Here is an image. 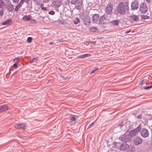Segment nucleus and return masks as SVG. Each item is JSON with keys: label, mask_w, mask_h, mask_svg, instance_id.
I'll use <instances>...</instances> for the list:
<instances>
[{"label": "nucleus", "mask_w": 152, "mask_h": 152, "mask_svg": "<svg viewBox=\"0 0 152 152\" xmlns=\"http://www.w3.org/2000/svg\"><path fill=\"white\" fill-rule=\"evenodd\" d=\"M20 57H18L14 58L13 60V62L15 63L18 64V61L19 60Z\"/></svg>", "instance_id": "obj_28"}, {"label": "nucleus", "mask_w": 152, "mask_h": 152, "mask_svg": "<svg viewBox=\"0 0 152 152\" xmlns=\"http://www.w3.org/2000/svg\"><path fill=\"white\" fill-rule=\"evenodd\" d=\"M61 0H53V4L56 7H58L61 4Z\"/></svg>", "instance_id": "obj_14"}, {"label": "nucleus", "mask_w": 152, "mask_h": 152, "mask_svg": "<svg viewBox=\"0 0 152 152\" xmlns=\"http://www.w3.org/2000/svg\"><path fill=\"white\" fill-rule=\"evenodd\" d=\"M4 1L6 2V4L11 2H10V0H4Z\"/></svg>", "instance_id": "obj_43"}, {"label": "nucleus", "mask_w": 152, "mask_h": 152, "mask_svg": "<svg viewBox=\"0 0 152 152\" xmlns=\"http://www.w3.org/2000/svg\"><path fill=\"white\" fill-rule=\"evenodd\" d=\"M40 7L41 9L44 11H46L47 10L46 7H44V4H41L40 5Z\"/></svg>", "instance_id": "obj_30"}, {"label": "nucleus", "mask_w": 152, "mask_h": 152, "mask_svg": "<svg viewBox=\"0 0 152 152\" xmlns=\"http://www.w3.org/2000/svg\"><path fill=\"white\" fill-rule=\"evenodd\" d=\"M116 10L118 14L122 15H125L126 9L124 3L122 2H120L117 6Z\"/></svg>", "instance_id": "obj_1"}, {"label": "nucleus", "mask_w": 152, "mask_h": 152, "mask_svg": "<svg viewBox=\"0 0 152 152\" xmlns=\"http://www.w3.org/2000/svg\"><path fill=\"white\" fill-rule=\"evenodd\" d=\"M22 6L20 5L19 4H18L16 6L15 8V11L16 12H18V10Z\"/></svg>", "instance_id": "obj_23"}, {"label": "nucleus", "mask_w": 152, "mask_h": 152, "mask_svg": "<svg viewBox=\"0 0 152 152\" xmlns=\"http://www.w3.org/2000/svg\"><path fill=\"white\" fill-rule=\"evenodd\" d=\"M17 72V71L15 72L12 75L11 77L13 76L14 75H15V74H16Z\"/></svg>", "instance_id": "obj_50"}, {"label": "nucleus", "mask_w": 152, "mask_h": 152, "mask_svg": "<svg viewBox=\"0 0 152 152\" xmlns=\"http://www.w3.org/2000/svg\"><path fill=\"white\" fill-rule=\"evenodd\" d=\"M13 1V3H15L16 4H18L19 1V0H12Z\"/></svg>", "instance_id": "obj_40"}, {"label": "nucleus", "mask_w": 152, "mask_h": 152, "mask_svg": "<svg viewBox=\"0 0 152 152\" xmlns=\"http://www.w3.org/2000/svg\"><path fill=\"white\" fill-rule=\"evenodd\" d=\"M12 23V20L11 19H8L2 22V25H10Z\"/></svg>", "instance_id": "obj_13"}, {"label": "nucleus", "mask_w": 152, "mask_h": 152, "mask_svg": "<svg viewBox=\"0 0 152 152\" xmlns=\"http://www.w3.org/2000/svg\"><path fill=\"white\" fill-rule=\"evenodd\" d=\"M91 55L88 54H86L80 55L77 57V58H84L88 57Z\"/></svg>", "instance_id": "obj_19"}, {"label": "nucleus", "mask_w": 152, "mask_h": 152, "mask_svg": "<svg viewBox=\"0 0 152 152\" xmlns=\"http://www.w3.org/2000/svg\"><path fill=\"white\" fill-rule=\"evenodd\" d=\"M139 4L137 0H134L131 3V8L133 10H136L138 9Z\"/></svg>", "instance_id": "obj_5"}, {"label": "nucleus", "mask_w": 152, "mask_h": 152, "mask_svg": "<svg viewBox=\"0 0 152 152\" xmlns=\"http://www.w3.org/2000/svg\"><path fill=\"white\" fill-rule=\"evenodd\" d=\"M99 15L97 14H94L92 17V21L94 23H97L98 21L99 18Z\"/></svg>", "instance_id": "obj_8"}, {"label": "nucleus", "mask_w": 152, "mask_h": 152, "mask_svg": "<svg viewBox=\"0 0 152 152\" xmlns=\"http://www.w3.org/2000/svg\"><path fill=\"white\" fill-rule=\"evenodd\" d=\"M130 31H131V30H129V31H126V33H129V32H130Z\"/></svg>", "instance_id": "obj_57"}, {"label": "nucleus", "mask_w": 152, "mask_h": 152, "mask_svg": "<svg viewBox=\"0 0 152 152\" xmlns=\"http://www.w3.org/2000/svg\"><path fill=\"white\" fill-rule=\"evenodd\" d=\"M58 40L60 42H62L64 41L62 39H58Z\"/></svg>", "instance_id": "obj_48"}, {"label": "nucleus", "mask_w": 152, "mask_h": 152, "mask_svg": "<svg viewBox=\"0 0 152 152\" xmlns=\"http://www.w3.org/2000/svg\"><path fill=\"white\" fill-rule=\"evenodd\" d=\"M129 148V145L126 143H123L120 146V149L121 151L126 150Z\"/></svg>", "instance_id": "obj_10"}, {"label": "nucleus", "mask_w": 152, "mask_h": 152, "mask_svg": "<svg viewBox=\"0 0 152 152\" xmlns=\"http://www.w3.org/2000/svg\"><path fill=\"white\" fill-rule=\"evenodd\" d=\"M71 3L75 5V7H76V0H71Z\"/></svg>", "instance_id": "obj_33"}, {"label": "nucleus", "mask_w": 152, "mask_h": 152, "mask_svg": "<svg viewBox=\"0 0 152 152\" xmlns=\"http://www.w3.org/2000/svg\"><path fill=\"white\" fill-rule=\"evenodd\" d=\"M26 124L25 123H21L16 124L15 125V127L18 129H24L25 128V125Z\"/></svg>", "instance_id": "obj_15"}, {"label": "nucleus", "mask_w": 152, "mask_h": 152, "mask_svg": "<svg viewBox=\"0 0 152 152\" xmlns=\"http://www.w3.org/2000/svg\"><path fill=\"white\" fill-rule=\"evenodd\" d=\"M94 124L93 123H92L91 124H90L88 126V128H89L90 127H91Z\"/></svg>", "instance_id": "obj_46"}, {"label": "nucleus", "mask_w": 152, "mask_h": 152, "mask_svg": "<svg viewBox=\"0 0 152 152\" xmlns=\"http://www.w3.org/2000/svg\"><path fill=\"white\" fill-rule=\"evenodd\" d=\"M31 0H25V2L26 3L28 2V1H30Z\"/></svg>", "instance_id": "obj_55"}, {"label": "nucleus", "mask_w": 152, "mask_h": 152, "mask_svg": "<svg viewBox=\"0 0 152 152\" xmlns=\"http://www.w3.org/2000/svg\"><path fill=\"white\" fill-rule=\"evenodd\" d=\"M53 42H50V45H52V44H53Z\"/></svg>", "instance_id": "obj_58"}, {"label": "nucleus", "mask_w": 152, "mask_h": 152, "mask_svg": "<svg viewBox=\"0 0 152 152\" xmlns=\"http://www.w3.org/2000/svg\"><path fill=\"white\" fill-rule=\"evenodd\" d=\"M24 2L25 0H21L18 4L22 6V5L24 4Z\"/></svg>", "instance_id": "obj_35"}, {"label": "nucleus", "mask_w": 152, "mask_h": 152, "mask_svg": "<svg viewBox=\"0 0 152 152\" xmlns=\"http://www.w3.org/2000/svg\"><path fill=\"white\" fill-rule=\"evenodd\" d=\"M84 23L86 25H88L90 23V19L89 17L88 16H85L84 18Z\"/></svg>", "instance_id": "obj_12"}, {"label": "nucleus", "mask_w": 152, "mask_h": 152, "mask_svg": "<svg viewBox=\"0 0 152 152\" xmlns=\"http://www.w3.org/2000/svg\"><path fill=\"white\" fill-rule=\"evenodd\" d=\"M106 18V15L104 14L101 16L99 21V24H102L104 23Z\"/></svg>", "instance_id": "obj_16"}, {"label": "nucleus", "mask_w": 152, "mask_h": 152, "mask_svg": "<svg viewBox=\"0 0 152 152\" xmlns=\"http://www.w3.org/2000/svg\"><path fill=\"white\" fill-rule=\"evenodd\" d=\"M6 7L8 11L10 12H12L14 9V6L12 4L11 2L6 4Z\"/></svg>", "instance_id": "obj_7"}, {"label": "nucleus", "mask_w": 152, "mask_h": 152, "mask_svg": "<svg viewBox=\"0 0 152 152\" xmlns=\"http://www.w3.org/2000/svg\"><path fill=\"white\" fill-rule=\"evenodd\" d=\"M87 42V43H89V42Z\"/></svg>", "instance_id": "obj_60"}, {"label": "nucleus", "mask_w": 152, "mask_h": 152, "mask_svg": "<svg viewBox=\"0 0 152 152\" xmlns=\"http://www.w3.org/2000/svg\"><path fill=\"white\" fill-rule=\"evenodd\" d=\"M17 72V71L15 72L12 75L11 77L13 76L14 75H15V74H16Z\"/></svg>", "instance_id": "obj_52"}, {"label": "nucleus", "mask_w": 152, "mask_h": 152, "mask_svg": "<svg viewBox=\"0 0 152 152\" xmlns=\"http://www.w3.org/2000/svg\"><path fill=\"white\" fill-rule=\"evenodd\" d=\"M98 69V68H96V69H94V70L92 71V72L90 73V74L94 73L95 71H96V70H97Z\"/></svg>", "instance_id": "obj_42"}, {"label": "nucleus", "mask_w": 152, "mask_h": 152, "mask_svg": "<svg viewBox=\"0 0 152 152\" xmlns=\"http://www.w3.org/2000/svg\"><path fill=\"white\" fill-rule=\"evenodd\" d=\"M77 9L78 10H80L82 11V12H83V1L82 0H79L77 2Z\"/></svg>", "instance_id": "obj_9"}, {"label": "nucleus", "mask_w": 152, "mask_h": 152, "mask_svg": "<svg viewBox=\"0 0 152 152\" xmlns=\"http://www.w3.org/2000/svg\"><path fill=\"white\" fill-rule=\"evenodd\" d=\"M126 151L128 152H133V148L132 147L130 148L129 147V148L126 150Z\"/></svg>", "instance_id": "obj_31"}, {"label": "nucleus", "mask_w": 152, "mask_h": 152, "mask_svg": "<svg viewBox=\"0 0 152 152\" xmlns=\"http://www.w3.org/2000/svg\"><path fill=\"white\" fill-rule=\"evenodd\" d=\"M151 88H152V85L149 86H145L144 88L145 90H147Z\"/></svg>", "instance_id": "obj_34"}, {"label": "nucleus", "mask_w": 152, "mask_h": 152, "mask_svg": "<svg viewBox=\"0 0 152 152\" xmlns=\"http://www.w3.org/2000/svg\"><path fill=\"white\" fill-rule=\"evenodd\" d=\"M8 109L7 106L5 105H3L0 106V113L5 111Z\"/></svg>", "instance_id": "obj_17"}, {"label": "nucleus", "mask_w": 152, "mask_h": 152, "mask_svg": "<svg viewBox=\"0 0 152 152\" xmlns=\"http://www.w3.org/2000/svg\"><path fill=\"white\" fill-rule=\"evenodd\" d=\"M141 115H139L137 117V118H141Z\"/></svg>", "instance_id": "obj_54"}, {"label": "nucleus", "mask_w": 152, "mask_h": 152, "mask_svg": "<svg viewBox=\"0 0 152 152\" xmlns=\"http://www.w3.org/2000/svg\"><path fill=\"white\" fill-rule=\"evenodd\" d=\"M139 9L140 12L143 14L146 13L148 9L146 4L145 3H141L140 5Z\"/></svg>", "instance_id": "obj_2"}, {"label": "nucleus", "mask_w": 152, "mask_h": 152, "mask_svg": "<svg viewBox=\"0 0 152 152\" xmlns=\"http://www.w3.org/2000/svg\"><path fill=\"white\" fill-rule=\"evenodd\" d=\"M23 19L27 21H29L30 20V18L26 15L23 17Z\"/></svg>", "instance_id": "obj_25"}, {"label": "nucleus", "mask_w": 152, "mask_h": 152, "mask_svg": "<svg viewBox=\"0 0 152 152\" xmlns=\"http://www.w3.org/2000/svg\"><path fill=\"white\" fill-rule=\"evenodd\" d=\"M32 40V38L31 37H29L27 38V41L28 43H30L31 42Z\"/></svg>", "instance_id": "obj_32"}, {"label": "nucleus", "mask_w": 152, "mask_h": 152, "mask_svg": "<svg viewBox=\"0 0 152 152\" xmlns=\"http://www.w3.org/2000/svg\"><path fill=\"white\" fill-rule=\"evenodd\" d=\"M70 120L71 121H75V117H71L70 118Z\"/></svg>", "instance_id": "obj_41"}, {"label": "nucleus", "mask_w": 152, "mask_h": 152, "mask_svg": "<svg viewBox=\"0 0 152 152\" xmlns=\"http://www.w3.org/2000/svg\"><path fill=\"white\" fill-rule=\"evenodd\" d=\"M3 11L2 10H0V15L2 16L3 15Z\"/></svg>", "instance_id": "obj_39"}, {"label": "nucleus", "mask_w": 152, "mask_h": 152, "mask_svg": "<svg viewBox=\"0 0 152 152\" xmlns=\"http://www.w3.org/2000/svg\"><path fill=\"white\" fill-rule=\"evenodd\" d=\"M18 64L15 63L13 65V66L15 68V69H16L18 67Z\"/></svg>", "instance_id": "obj_38"}, {"label": "nucleus", "mask_w": 152, "mask_h": 152, "mask_svg": "<svg viewBox=\"0 0 152 152\" xmlns=\"http://www.w3.org/2000/svg\"><path fill=\"white\" fill-rule=\"evenodd\" d=\"M49 0H43V2L44 3H48Z\"/></svg>", "instance_id": "obj_47"}, {"label": "nucleus", "mask_w": 152, "mask_h": 152, "mask_svg": "<svg viewBox=\"0 0 152 152\" xmlns=\"http://www.w3.org/2000/svg\"><path fill=\"white\" fill-rule=\"evenodd\" d=\"M4 5V3L3 0H0V8L3 7Z\"/></svg>", "instance_id": "obj_24"}, {"label": "nucleus", "mask_w": 152, "mask_h": 152, "mask_svg": "<svg viewBox=\"0 0 152 152\" xmlns=\"http://www.w3.org/2000/svg\"><path fill=\"white\" fill-rule=\"evenodd\" d=\"M141 129V126L139 125L138 126L133 130L135 132L136 134L139 132Z\"/></svg>", "instance_id": "obj_20"}, {"label": "nucleus", "mask_w": 152, "mask_h": 152, "mask_svg": "<svg viewBox=\"0 0 152 152\" xmlns=\"http://www.w3.org/2000/svg\"><path fill=\"white\" fill-rule=\"evenodd\" d=\"M33 1L37 5H39L41 1V0H33Z\"/></svg>", "instance_id": "obj_26"}, {"label": "nucleus", "mask_w": 152, "mask_h": 152, "mask_svg": "<svg viewBox=\"0 0 152 152\" xmlns=\"http://www.w3.org/2000/svg\"><path fill=\"white\" fill-rule=\"evenodd\" d=\"M136 135L137 134L133 130L130 131L129 134V135L131 137H133Z\"/></svg>", "instance_id": "obj_21"}, {"label": "nucleus", "mask_w": 152, "mask_h": 152, "mask_svg": "<svg viewBox=\"0 0 152 152\" xmlns=\"http://www.w3.org/2000/svg\"><path fill=\"white\" fill-rule=\"evenodd\" d=\"M124 125V123L123 121H122L119 124V126L121 127H122Z\"/></svg>", "instance_id": "obj_45"}, {"label": "nucleus", "mask_w": 152, "mask_h": 152, "mask_svg": "<svg viewBox=\"0 0 152 152\" xmlns=\"http://www.w3.org/2000/svg\"><path fill=\"white\" fill-rule=\"evenodd\" d=\"M120 21L118 20H114L110 21V23L115 26H118Z\"/></svg>", "instance_id": "obj_18"}, {"label": "nucleus", "mask_w": 152, "mask_h": 152, "mask_svg": "<svg viewBox=\"0 0 152 152\" xmlns=\"http://www.w3.org/2000/svg\"><path fill=\"white\" fill-rule=\"evenodd\" d=\"M38 57H36L33 58L31 60V61H30V63H32L34 62H36L38 60Z\"/></svg>", "instance_id": "obj_22"}, {"label": "nucleus", "mask_w": 152, "mask_h": 152, "mask_svg": "<svg viewBox=\"0 0 152 152\" xmlns=\"http://www.w3.org/2000/svg\"><path fill=\"white\" fill-rule=\"evenodd\" d=\"M80 22V20H79L77 18V24Z\"/></svg>", "instance_id": "obj_49"}, {"label": "nucleus", "mask_w": 152, "mask_h": 152, "mask_svg": "<svg viewBox=\"0 0 152 152\" xmlns=\"http://www.w3.org/2000/svg\"><path fill=\"white\" fill-rule=\"evenodd\" d=\"M1 47H0V49H1Z\"/></svg>", "instance_id": "obj_61"}, {"label": "nucleus", "mask_w": 152, "mask_h": 152, "mask_svg": "<svg viewBox=\"0 0 152 152\" xmlns=\"http://www.w3.org/2000/svg\"><path fill=\"white\" fill-rule=\"evenodd\" d=\"M113 5L111 3H108L105 9V12L107 15H110L113 12Z\"/></svg>", "instance_id": "obj_3"}, {"label": "nucleus", "mask_w": 152, "mask_h": 152, "mask_svg": "<svg viewBox=\"0 0 152 152\" xmlns=\"http://www.w3.org/2000/svg\"><path fill=\"white\" fill-rule=\"evenodd\" d=\"M145 0L147 3H149L151 2V0Z\"/></svg>", "instance_id": "obj_56"}, {"label": "nucleus", "mask_w": 152, "mask_h": 152, "mask_svg": "<svg viewBox=\"0 0 152 152\" xmlns=\"http://www.w3.org/2000/svg\"><path fill=\"white\" fill-rule=\"evenodd\" d=\"M129 18L130 21L132 22H137L139 20L138 16L134 15L130 16Z\"/></svg>", "instance_id": "obj_6"}, {"label": "nucleus", "mask_w": 152, "mask_h": 152, "mask_svg": "<svg viewBox=\"0 0 152 152\" xmlns=\"http://www.w3.org/2000/svg\"><path fill=\"white\" fill-rule=\"evenodd\" d=\"M141 17L142 18L144 19H148L149 18V16L147 15H141Z\"/></svg>", "instance_id": "obj_29"}, {"label": "nucleus", "mask_w": 152, "mask_h": 152, "mask_svg": "<svg viewBox=\"0 0 152 152\" xmlns=\"http://www.w3.org/2000/svg\"><path fill=\"white\" fill-rule=\"evenodd\" d=\"M90 31L91 32H95L97 30V28L94 27H91L90 28Z\"/></svg>", "instance_id": "obj_27"}, {"label": "nucleus", "mask_w": 152, "mask_h": 152, "mask_svg": "<svg viewBox=\"0 0 152 152\" xmlns=\"http://www.w3.org/2000/svg\"><path fill=\"white\" fill-rule=\"evenodd\" d=\"M17 72V71L15 72L12 75L11 77L13 76L14 75H15V74H16Z\"/></svg>", "instance_id": "obj_51"}, {"label": "nucleus", "mask_w": 152, "mask_h": 152, "mask_svg": "<svg viewBox=\"0 0 152 152\" xmlns=\"http://www.w3.org/2000/svg\"><path fill=\"white\" fill-rule=\"evenodd\" d=\"M48 13L50 15H53L55 14V12L53 11H51L49 12Z\"/></svg>", "instance_id": "obj_36"}, {"label": "nucleus", "mask_w": 152, "mask_h": 152, "mask_svg": "<svg viewBox=\"0 0 152 152\" xmlns=\"http://www.w3.org/2000/svg\"><path fill=\"white\" fill-rule=\"evenodd\" d=\"M142 139L140 137H137L134 140V143L136 145H137L142 142Z\"/></svg>", "instance_id": "obj_11"}, {"label": "nucleus", "mask_w": 152, "mask_h": 152, "mask_svg": "<svg viewBox=\"0 0 152 152\" xmlns=\"http://www.w3.org/2000/svg\"><path fill=\"white\" fill-rule=\"evenodd\" d=\"M74 23L75 24H76V21H74Z\"/></svg>", "instance_id": "obj_59"}, {"label": "nucleus", "mask_w": 152, "mask_h": 152, "mask_svg": "<svg viewBox=\"0 0 152 152\" xmlns=\"http://www.w3.org/2000/svg\"><path fill=\"white\" fill-rule=\"evenodd\" d=\"M26 3L29 5H31L32 3V1L31 0L30 1H28V2H27Z\"/></svg>", "instance_id": "obj_44"}, {"label": "nucleus", "mask_w": 152, "mask_h": 152, "mask_svg": "<svg viewBox=\"0 0 152 152\" xmlns=\"http://www.w3.org/2000/svg\"><path fill=\"white\" fill-rule=\"evenodd\" d=\"M91 43H93V44H95L96 43V41H91V42H90Z\"/></svg>", "instance_id": "obj_53"}, {"label": "nucleus", "mask_w": 152, "mask_h": 152, "mask_svg": "<svg viewBox=\"0 0 152 152\" xmlns=\"http://www.w3.org/2000/svg\"><path fill=\"white\" fill-rule=\"evenodd\" d=\"M146 83V81L145 80H144L142 81L141 82V84L142 85Z\"/></svg>", "instance_id": "obj_37"}, {"label": "nucleus", "mask_w": 152, "mask_h": 152, "mask_svg": "<svg viewBox=\"0 0 152 152\" xmlns=\"http://www.w3.org/2000/svg\"><path fill=\"white\" fill-rule=\"evenodd\" d=\"M141 136L144 137L146 138L149 135V132L148 130L145 128H142L140 132Z\"/></svg>", "instance_id": "obj_4"}]
</instances>
